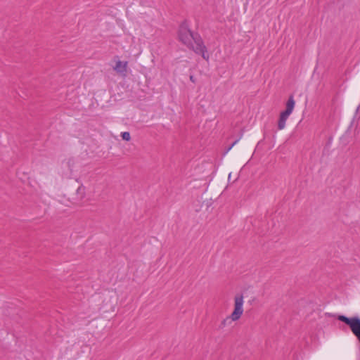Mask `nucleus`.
<instances>
[{"mask_svg": "<svg viewBox=\"0 0 360 360\" xmlns=\"http://www.w3.org/2000/svg\"><path fill=\"white\" fill-rule=\"evenodd\" d=\"M127 62H122V61L118 60L116 63L115 66L114 67V70L117 73L125 75V72L127 71Z\"/></svg>", "mask_w": 360, "mask_h": 360, "instance_id": "obj_5", "label": "nucleus"}, {"mask_svg": "<svg viewBox=\"0 0 360 360\" xmlns=\"http://www.w3.org/2000/svg\"><path fill=\"white\" fill-rule=\"evenodd\" d=\"M294 106H295V101L293 99V97L290 96L289 98L288 101H287L285 110L283 112H282L280 115H281L282 117L288 118V117L290 116V115L292 113V112L293 110Z\"/></svg>", "mask_w": 360, "mask_h": 360, "instance_id": "obj_4", "label": "nucleus"}, {"mask_svg": "<svg viewBox=\"0 0 360 360\" xmlns=\"http://www.w3.org/2000/svg\"><path fill=\"white\" fill-rule=\"evenodd\" d=\"M287 119L288 118L282 117L281 115H280L278 123V128L279 129H283L285 128V122H286Z\"/></svg>", "mask_w": 360, "mask_h": 360, "instance_id": "obj_6", "label": "nucleus"}, {"mask_svg": "<svg viewBox=\"0 0 360 360\" xmlns=\"http://www.w3.org/2000/svg\"><path fill=\"white\" fill-rule=\"evenodd\" d=\"M237 142V141H236L229 148H228V150H231V148L233 147V146L234 144H236V143Z\"/></svg>", "mask_w": 360, "mask_h": 360, "instance_id": "obj_8", "label": "nucleus"}, {"mask_svg": "<svg viewBox=\"0 0 360 360\" xmlns=\"http://www.w3.org/2000/svg\"><path fill=\"white\" fill-rule=\"evenodd\" d=\"M121 136L123 140L129 141L131 139V136L129 132L124 131L121 133Z\"/></svg>", "mask_w": 360, "mask_h": 360, "instance_id": "obj_7", "label": "nucleus"}, {"mask_svg": "<svg viewBox=\"0 0 360 360\" xmlns=\"http://www.w3.org/2000/svg\"><path fill=\"white\" fill-rule=\"evenodd\" d=\"M179 38L184 44L193 49L196 53L202 55L204 59H208L206 47L204 46L201 37L198 34L193 33L186 22L182 23L179 27Z\"/></svg>", "mask_w": 360, "mask_h": 360, "instance_id": "obj_1", "label": "nucleus"}, {"mask_svg": "<svg viewBox=\"0 0 360 360\" xmlns=\"http://www.w3.org/2000/svg\"><path fill=\"white\" fill-rule=\"evenodd\" d=\"M338 319L348 325L352 333L360 341V319L358 317L347 318L343 315H339Z\"/></svg>", "mask_w": 360, "mask_h": 360, "instance_id": "obj_2", "label": "nucleus"}, {"mask_svg": "<svg viewBox=\"0 0 360 360\" xmlns=\"http://www.w3.org/2000/svg\"><path fill=\"white\" fill-rule=\"evenodd\" d=\"M234 310L231 315L232 321H237L243 313V296L237 295L234 299Z\"/></svg>", "mask_w": 360, "mask_h": 360, "instance_id": "obj_3", "label": "nucleus"}, {"mask_svg": "<svg viewBox=\"0 0 360 360\" xmlns=\"http://www.w3.org/2000/svg\"><path fill=\"white\" fill-rule=\"evenodd\" d=\"M190 79H191L193 82H194V79H193V76H191V77H190Z\"/></svg>", "mask_w": 360, "mask_h": 360, "instance_id": "obj_9", "label": "nucleus"}]
</instances>
